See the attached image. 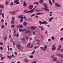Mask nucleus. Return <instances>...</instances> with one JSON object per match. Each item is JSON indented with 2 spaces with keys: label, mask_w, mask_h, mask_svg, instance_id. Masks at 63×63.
<instances>
[{
  "label": "nucleus",
  "mask_w": 63,
  "mask_h": 63,
  "mask_svg": "<svg viewBox=\"0 0 63 63\" xmlns=\"http://www.w3.org/2000/svg\"><path fill=\"white\" fill-rule=\"evenodd\" d=\"M54 38H55V37H54V36H52L51 37V40L52 41H53L54 40Z\"/></svg>",
  "instance_id": "29"
},
{
  "label": "nucleus",
  "mask_w": 63,
  "mask_h": 63,
  "mask_svg": "<svg viewBox=\"0 0 63 63\" xmlns=\"http://www.w3.org/2000/svg\"><path fill=\"white\" fill-rule=\"evenodd\" d=\"M23 6L24 7H26L27 6V4L26 3H24L23 5Z\"/></svg>",
  "instance_id": "26"
},
{
  "label": "nucleus",
  "mask_w": 63,
  "mask_h": 63,
  "mask_svg": "<svg viewBox=\"0 0 63 63\" xmlns=\"http://www.w3.org/2000/svg\"><path fill=\"white\" fill-rule=\"evenodd\" d=\"M0 48L1 50V51H2L3 50V47H0Z\"/></svg>",
  "instance_id": "43"
},
{
  "label": "nucleus",
  "mask_w": 63,
  "mask_h": 63,
  "mask_svg": "<svg viewBox=\"0 0 63 63\" xmlns=\"http://www.w3.org/2000/svg\"><path fill=\"white\" fill-rule=\"evenodd\" d=\"M11 58L12 57H11V56H7V58H9V59H11Z\"/></svg>",
  "instance_id": "30"
},
{
  "label": "nucleus",
  "mask_w": 63,
  "mask_h": 63,
  "mask_svg": "<svg viewBox=\"0 0 63 63\" xmlns=\"http://www.w3.org/2000/svg\"><path fill=\"white\" fill-rule=\"evenodd\" d=\"M60 51L61 52H63V49H61L60 50Z\"/></svg>",
  "instance_id": "61"
},
{
  "label": "nucleus",
  "mask_w": 63,
  "mask_h": 63,
  "mask_svg": "<svg viewBox=\"0 0 63 63\" xmlns=\"http://www.w3.org/2000/svg\"><path fill=\"white\" fill-rule=\"evenodd\" d=\"M26 38L27 40H28V39H29V37L27 36L26 37Z\"/></svg>",
  "instance_id": "52"
},
{
  "label": "nucleus",
  "mask_w": 63,
  "mask_h": 63,
  "mask_svg": "<svg viewBox=\"0 0 63 63\" xmlns=\"http://www.w3.org/2000/svg\"><path fill=\"white\" fill-rule=\"evenodd\" d=\"M56 55L57 56H59L60 57H62V58H63V54H56Z\"/></svg>",
  "instance_id": "6"
},
{
  "label": "nucleus",
  "mask_w": 63,
  "mask_h": 63,
  "mask_svg": "<svg viewBox=\"0 0 63 63\" xmlns=\"http://www.w3.org/2000/svg\"><path fill=\"white\" fill-rule=\"evenodd\" d=\"M48 2H49V3L51 5H52V3L51 2V0H48Z\"/></svg>",
  "instance_id": "17"
},
{
  "label": "nucleus",
  "mask_w": 63,
  "mask_h": 63,
  "mask_svg": "<svg viewBox=\"0 0 63 63\" xmlns=\"http://www.w3.org/2000/svg\"><path fill=\"white\" fill-rule=\"evenodd\" d=\"M15 27V25H12L11 26V27H12V28H14V27Z\"/></svg>",
  "instance_id": "54"
},
{
  "label": "nucleus",
  "mask_w": 63,
  "mask_h": 63,
  "mask_svg": "<svg viewBox=\"0 0 63 63\" xmlns=\"http://www.w3.org/2000/svg\"><path fill=\"white\" fill-rule=\"evenodd\" d=\"M62 47V46L60 45H59L58 47L59 48H61Z\"/></svg>",
  "instance_id": "46"
},
{
  "label": "nucleus",
  "mask_w": 63,
  "mask_h": 63,
  "mask_svg": "<svg viewBox=\"0 0 63 63\" xmlns=\"http://www.w3.org/2000/svg\"><path fill=\"white\" fill-rule=\"evenodd\" d=\"M40 48L42 49V51H43L44 50L45 51L47 50V45H45L44 46V48L43 47H40Z\"/></svg>",
  "instance_id": "3"
},
{
  "label": "nucleus",
  "mask_w": 63,
  "mask_h": 63,
  "mask_svg": "<svg viewBox=\"0 0 63 63\" xmlns=\"http://www.w3.org/2000/svg\"><path fill=\"white\" fill-rule=\"evenodd\" d=\"M10 41L12 43H13V42H14V41H13V40H12V39H11Z\"/></svg>",
  "instance_id": "59"
},
{
  "label": "nucleus",
  "mask_w": 63,
  "mask_h": 63,
  "mask_svg": "<svg viewBox=\"0 0 63 63\" xmlns=\"http://www.w3.org/2000/svg\"><path fill=\"white\" fill-rule=\"evenodd\" d=\"M36 28V27L35 26H32L31 27V30L33 31L35 30V29Z\"/></svg>",
  "instance_id": "5"
},
{
  "label": "nucleus",
  "mask_w": 63,
  "mask_h": 63,
  "mask_svg": "<svg viewBox=\"0 0 63 63\" xmlns=\"http://www.w3.org/2000/svg\"><path fill=\"white\" fill-rule=\"evenodd\" d=\"M13 43V45L14 46H15V42H14Z\"/></svg>",
  "instance_id": "62"
},
{
  "label": "nucleus",
  "mask_w": 63,
  "mask_h": 63,
  "mask_svg": "<svg viewBox=\"0 0 63 63\" xmlns=\"http://www.w3.org/2000/svg\"><path fill=\"white\" fill-rule=\"evenodd\" d=\"M43 6H44V8H41L42 10H44L45 11H47V12H49V10L48 9V7H47V5L46 3H44Z\"/></svg>",
  "instance_id": "1"
},
{
  "label": "nucleus",
  "mask_w": 63,
  "mask_h": 63,
  "mask_svg": "<svg viewBox=\"0 0 63 63\" xmlns=\"http://www.w3.org/2000/svg\"><path fill=\"white\" fill-rule=\"evenodd\" d=\"M17 28H22L23 27V26L22 25H20L18 26H17Z\"/></svg>",
  "instance_id": "11"
},
{
  "label": "nucleus",
  "mask_w": 63,
  "mask_h": 63,
  "mask_svg": "<svg viewBox=\"0 0 63 63\" xmlns=\"http://www.w3.org/2000/svg\"><path fill=\"white\" fill-rule=\"evenodd\" d=\"M34 4L36 5H39V2H34Z\"/></svg>",
  "instance_id": "34"
},
{
  "label": "nucleus",
  "mask_w": 63,
  "mask_h": 63,
  "mask_svg": "<svg viewBox=\"0 0 63 63\" xmlns=\"http://www.w3.org/2000/svg\"><path fill=\"white\" fill-rule=\"evenodd\" d=\"M35 50H34L33 52L31 53L32 54H34V53H35Z\"/></svg>",
  "instance_id": "44"
},
{
  "label": "nucleus",
  "mask_w": 63,
  "mask_h": 63,
  "mask_svg": "<svg viewBox=\"0 0 63 63\" xmlns=\"http://www.w3.org/2000/svg\"><path fill=\"white\" fill-rule=\"evenodd\" d=\"M19 11V10L17 9L16 11L15 12V13H17V12H18Z\"/></svg>",
  "instance_id": "57"
},
{
  "label": "nucleus",
  "mask_w": 63,
  "mask_h": 63,
  "mask_svg": "<svg viewBox=\"0 0 63 63\" xmlns=\"http://www.w3.org/2000/svg\"><path fill=\"white\" fill-rule=\"evenodd\" d=\"M53 59L54 61H57V59L56 58H53Z\"/></svg>",
  "instance_id": "24"
},
{
  "label": "nucleus",
  "mask_w": 63,
  "mask_h": 63,
  "mask_svg": "<svg viewBox=\"0 0 63 63\" xmlns=\"http://www.w3.org/2000/svg\"><path fill=\"white\" fill-rule=\"evenodd\" d=\"M7 39V36H6V37H4L3 40L5 41H6V40Z\"/></svg>",
  "instance_id": "15"
},
{
  "label": "nucleus",
  "mask_w": 63,
  "mask_h": 63,
  "mask_svg": "<svg viewBox=\"0 0 63 63\" xmlns=\"http://www.w3.org/2000/svg\"><path fill=\"white\" fill-rule=\"evenodd\" d=\"M30 45H31V44H28L27 45V47H29V46H30Z\"/></svg>",
  "instance_id": "31"
},
{
  "label": "nucleus",
  "mask_w": 63,
  "mask_h": 63,
  "mask_svg": "<svg viewBox=\"0 0 63 63\" xmlns=\"http://www.w3.org/2000/svg\"><path fill=\"white\" fill-rule=\"evenodd\" d=\"M32 16H35V14H33L31 16V17H32Z\"/></svg>",
  "instance_id": "49"
},
{
  "label": "nucleus",
  "mask_w": 63,
  "mask_h": 63,
  "mask_svg": "<svg viewBox=\"0 0 63 63\" xmlns=\"http://www.w3.org/2000/svg\"><path fill=\"white\" fill-rule=\"evenodd\" d=\"M23 25H24V26H27V22H24L23 23Z\"/></svg>",
  "instance_id": "20"
},
{
  "label": "nucleus",
  "mask_w": 63,
  "mask_h": 63,
  "mask_svg": "<svg viewBox=\"0 0 63 63\" xmlns=\"http://www.w3.org/2000/svg\"><path fill=\"white\" fill-rule=\"evenodd\" d=\"M24 62H25V63H28V62H29L28 61L27 59H25L24 60Z\"/></svg>",
  "instance_id": "21"
},
{
  "label": "nucleus",
  "mask_w": 63,
  "mask_h": 63,
  "mask_svg": "<svg viewBox=\"0 0 63 63\" xmlns=\"http://www.w3.org/2000/svg\"><path fill=\"white\" fill-rule=\"evenodd\" d=\"M29 31V30H27L25 32L26 33H28Z\"/></svg>",
  "instance_id": "27"
},
{
  "label": "nucleus",
  "mask_w": 63,
  "mask_h": 63,
  "mask_svg": "<svg viewBox=\"0 0 63 63\" xmlns=\"http://www.w3.org/2000/svg\"><path fill=\"white\" fill-rule=\"evenodd\" d=\"M23 15H21L18 16V18H20V19H23Z\"/></svg>",
  "instance_id": "10"
},
{
  "label": "nucleus",
  "mask_w": 63,
  "mask_h": 63,
  "mask_svg": "<svg viewBox=\"0 0 63 63\" xmlns=\"http://www.w3.org/2000/svg\"><path fill=\"white\" fill-rule=\"evenodd\" d=\"M24 12L25 13H32V11H31V10H30V11L25 10L24 11Z\"/></svg>",
  "instance_id": "7"
},
{
  "label": "nucleus",
  "mask_w": 63,
  "mask_h": 63,
  "mask_svg": "<svg viewBox=\"0 0 63 63\" xmlns=\"http://www.w3.org/2000/svg\"><path fill=\"white\" fill-rule=\"evenodd\" d=\"M21 41H25V39H24V38H21Z\"/></svg>",
  "instance_id": "28"
},
{
  "label": "nucleus",
  "mask_w": 63,
  "mask_h": 63,
  "mask_svg": "<svg viewBox=\"0 0 63 63\" xmlns=\"http://www.w3.org/2000/svg\"><path fill=\"white\" fill-rule=\"evenodd\" d=\"M19 0H15L14 1V3H19L18 1Z\"/></svg>",
  "instance_id": "14"
},
{
  "label": "nucleus",
  "mask_w": 63,
  "mask_h": 63,
  "mask_svg": "<svg viewBox=\"0 0 63 63\" xmlns=\"http://www.w3.org/2000/svg\"><path fill=\"white\" fill-rule=\"evenodd\" d=\"M16 13V12L15 11H13L11 12V14L12 15H13V14H14V15H15V13Z\"/></svg>",
  "instance_id": "33"
},
{
  "label": "nucleus",
  "mask_w": 63,
  "mask_h": 63,
  "mask_svg": "<svg viewBox=\"0 0 63 63\" xmlns=\"http://www.w3.org/2000/svg\"><path fill=\"white\" fill-rule=\"evenodd\" d=\"M9 2L8 1H6L5 2V4L6 5H9Z\"/></svg>",
  "instance_id": "23"
},
{
  "label": "nucleus",
  "mask_w": 63,
  "mask_h": 63,
  "mask_svg": "<svg viewBox=\"0 0 63 63\" xmlns=\"http://www.w3.org/2000/svg\"><path fill=\"white\" fill-rule=\"evenodd\" d=\"M7 47L8 48V51L10 50V48H9V45H8L7 46Z\"/></svg>",
  "instance_id": "48"
},
{
  "label": "nucleus",
  "mask_w": 63,
  "mask_h": 63,
  "mask_svg": "<svg viewBox=\"0 0 63 63\" xmlns=\"http://www.w3.org/2000/svg\"><path fill=\"white\" fill-rule=\"evenodd\" d=\"M52 48H51L52 50H55L56 49V48H55V45H54L52 46Z\"/></svg>",
  "instance_id": "8"
},
{
  "label": "nucleus",
  "mask_w": 63,
  "mask_h": 63,
  "mask_svg": "<svg viewBox=\"0 0 63 63\" xmlns=\"http://www.w3.org/2000/svg\"><path fill=\"white\" fill-rule=\"evenodd\" d=\"M33 45L32 44L31 45V46H30L29 47V48H32V47H33Z\"/></svg>",
  "instance_id": "42"
},
{
  "label": "nucleus",
  "mask_w": 63,
  "mask_h": 63,
  "mask_svg": "<svg viewBox=\"0 0 63 63\" xmlns=\"http://www.w3.org/2000/svg\"><path fill=\"white\" fill-rule=\"evenodd\" d=\"M37 6H35L34 8L32 9L31 10L32 12V13H33V12H34V9H35L36 8H37Z\"/></svg>",
  "instance_id": "12"
},
{
  "label": "nucleus",
  "mask_w": 63,
  "mask_h": 63,
  "mask_svg": "<svg viewBox=\"0 0 63 63\" xmlns=\"http://www.w3.org/2000/svg\"><path fill=\"white\" fill-rule=\"evenodd\" d=\"M39 47V46H36L34 47V48H35V49H37V48H38Z\"/></svg>",
  "instance_id": "38"
},
{
  "label": "nucleus",
  "mask_w": 63,
  "mask_h": 63,
  "mask_svg": "<svg viewBox=\"0 0 63 63\" xmlns=\"http://www.w3.org/2000/svg\"><path fill=\"white\" fill-rule=\"evenodd\" d=\"M1 28L2 29H4V25H1Z\"/></svg>",
  "instance_id": "32"
},
{
  "label": "nucleus",
  "mask_w": 63,
  "mask_h": 63,
  "mask_svg": "<svg viewBox=\"0 0 63 63\" xmlns=\"http://www.w3.org/2000/svg\"><path fill=\"white\" fill-rule=\"evenodd\" d=\"M12 19L13 20L15 21V18L13 17H12Z\"/></svg>",
  "instance_id": "39"
},
{
  "label": "nucleus",
  "mask_w": 63,
  "mask_h": 63,
  "mask_svg": "<svg viewBox=\"0 0 63 63\" xmlns=\"http://www.w3.org/2000/svg\"><path fill=\"white\" fill-rule=\"evenodd\" d=\"M39 28H40L41 29V30L42 31L44 30V28L42 27V26H39Z\"/></svg>",
  "instance_id": "18"
},
{
  "label": "nucleus",
  "mask_w": 63,
  "mask_h": 63,
  "mask_svg": "<svg viewBox=\"0 0 63 63\" xmlns=\"http://www.w3.org/2000/svg\"><path fill=\"white\" fill-rule=\"evenodd\" d=\"M33 8V6L32 5H30L29 7V8L30 9H32Z\"/></svg>",
  "instance_id": "13"
},
{
  "label": "nucleus",
  "mask_w": 63,
  "mask_h": 63,
  "mask_svg": "<svg viewBox=\"0 0 63 63\" xmlns=\"http://www.w3.org/2000/svg\"><path fill=\"white\" fill-rule=\"evenodd\" d=\"M35 10H36V12H39V11H42L41 10H39L35 9Z\"/></svg>",
  "instance_id": "40"
},
{
  "label": "nucleus",
  "mask_w": 63,
  "mask_h": 63,
  "mask_svg": "<svg viewBox=\"0 0 63 63\" xmlns=\"http://www.w3.org/2000/svg\"><path fill=\"white\" fill-rule=\"evenodd\" d=\"M55 6L56 7H61V5L57 3H56L55 4Z\"/></svg>",
  "instance_id": "9"
},
{
  "label": "nucleus",
  "mask_w": 63,
  "mask_h": 63,
  "mask_svg": "<svg viewBox=\"0 0 63 63\" xmlns=\"http://www.w3.org/2000/svg\"><path fill=\"white\" fill-rule=\"evenodd\" d=\"M43 0H40L39 1V3L41 4L42 3H43Z\"/></svg>",
  "instance_id": "22"
},
{
  "label": "nucleus",
  "mask_w": 63,
  "mask_h": 63,
  "mask_svg": "<svg viewBox=\"0 0 63 63\" xmlns=\"http://www.w3.org/2000/svg\"><path fill=\"white\" fill-rule=\"evenodd\" d=\"M16 36L17 37H18V36H19V35H18V33L17 34H16Z\"/></svg>",
  "instance_id": "60"
},
{
  "label": "nucleus",
  "mask_w": 63,
  "mask_h": 63,
  "mask_svg": "<svg viewBox=\"0 0 63 63\" xmlns=\"http://www.w3.org/2000/svg\"><path fill=\"white\" fill-rule=\"evenodd\" d=\"M16 47L19 50H21V46H20L19 44H17Z\"/></svg>",
  "instance_id": "4"
},
{
  "label": "nucleus",
  "mask_w": 63,
  "mask_h": 63,
  "mask_svg": "<svg viewBox=\"0 0 63 63\" xmlns=\"http://www.w3.org/2000/svg\"><path fill=\"white\" fill-rule=\"evenodd\" d=\"M23 19H22L20 21V22H22L23 21Z\"/></svg>",
  "instance_id": "47"
},
{
  "label": "nucleus",
  "mask_w": 63,
  "mask_h": 63,
  "mask_svg": "<svg viewBox=\"0 0 63 63\" xmlns=\"http://www.w3.org/2000/svg\"><path fill=\"white\" fill-rule=\"evenodd\" d=\"M19 32H22V29H20V28L19 29Z\"/></svg>",
  "instance_id": "45"
},
{
  "label": "nucleus",
  "mask_w": 63,
  "mask_h": 63,
  "mask_svg": "<svg viewBox=\"0 0 63 63\" xmlns=\"http://www.w3.org/2000/svg\"><path fill=\"white\" fill-rule=\"evenodd\" d=\"M1 22L2 23H3V22H4V19H2L1 20Z\"/></svg>",
  "instance_id": "41"
},
{
  "label": "nucleus",
  "mask_w": 63,
  "mask_h": 63,
  "mask_svg": "<svg viewBox=\"0 0 63 63\" xmlns=\"http://www.w3.org/2000/svg\"><path fill=\"white\" fill-rule=\"evenodd\" d=\"M13 5V3L12 2H11L10 3V5L11 6H12Z\"/></svg>",
  "instance_id": "56"
},
{
  "label": "nucleus",
  "mask_w": 63,
  "mask_h": 63,
  "mask_svg": "<svg viewBox=\"0 0 63 63\" xmlns=\"http://www.w3.org/2000/svg\"><path fill=\"white\" fill-rule=\"evenodd\" d=\"M39 22L40 23V25H41L42 24H48V23L46 21H43L42 22L41 21H39Z\"/></svg>",
  "instance_id": "2"
},
{
  "label": "nucleus",
  "mask_w": 63,
  "mask_h": 63,
  "mask_svg": "<svg viewBox=\"0 0 63 63\" xmlns=\"http://www.w3.org/2000/svg\"><path fill=\"white\" fill-rule=\"evenodd\" d=\"M0 8H4V6H3V5L2 4L0 5Z\"/></svg>",
  "instance_id": "19"
},
{
  "label": "nucleus",
  "mask_w": 63,
  "mask_h": 63,
  "mask_svg": "<svg viewBox=\"0 0 63 63\" xmlns=\"http://www.w3.org/2000/svg\"><path fill=\"white\" fill-rule=\"evenodd\" d=\"M11 58H13V57H15V55H14L13 54H12V55L11 56Z\"/></svg>",
  "instance_id": "35"
},
{
  "label": "nucleus",
  "mask_w": 63,
  "mask_h": 63,
  "mask_svg": "<svg viewBox=\"0 0 63 63\" xmlns=\"http://www.w3.org/2000/svg\"><path fill=\"white\" fill-rule=\"evenodd\" d=\"M2 16L4 18H5V17H4V13H2Z\"/></svg>",
  "instance_id": "36"
},
{
  "label": "nucleus",
  "mask_w": 63,
  "mask_h": 63,
  "mask_svg": "<svg viewBox=\"0 0 63 63\" xmlns=\"http://www.w3.org/2000/svg\"><path fill=\"white\" fill-rule=\"evenodd\" d=\"M4 57H2L0 59L1 60H2L3 59H4Z\"/></svg>",
  "instance_id": "50"
},
{
  "label": "nucleus",
  "mask_w": 63,
  "mask_h": 63,
  "mask_svg": "<svg viewBox=\"0 0 63 63\" xmlns=\"http://www.w3.org/2000/svg\"><path fill=\"white\" fill-rule=\"evenodd\" d=\"M26 29H24L22 30V32H24V31H26Z\"/></svg>",
  "instance_id": "53"
},
{
  "label": "nucleus",
  "mask_w": 63,
  "mask_h": 63,
  "mask_svg": "<svg viewBox=\"0 0 63 63\" xmlns=\"http://www.w3.org/2000/svg\"><path fill=\"white\" fill-rule=\"evenodd\" d=\"M29 57L30 58H32L33 57V56H30Z\"/></svg>",
  "instance_id": "51"
},
{
  "label": "nucleus",
  "mask_w": 63,
  "mask_h": 63,
  "mask_svg": "<svg viewBox=\"0 0 63 63\" xmlns=\"http://www.w3.org/2000/svg\"><path fill=\"white\" fill-rule=\"evenodd\" d=\"M37 63V62L36 61H35L34 62H32V63Z\"/></svg>",
  "instance_id": "64"
},
{
  "label": "nucleus",
  "mask_w": 63,
  "mask_h": 63,
  "mask_svg": "<svg viewBox=\"0 0 63 63\" xmlns=\"http://www.w3.org/2000/svg\"><path fill=\"white\" fill-rule=\"evenodd\" d=\"M36 15H41V13H37L36 14Z\"/></svg>",
  "instance_id": "37"
},
{
  "label": "nucleus",
  "mask_w": 63,
  "mask_h": 63,
  "mask_svg": "<svg viewBox=\"0 0 63 63\" xmlns=\"http://www.w3.org/2000/svg\"><path fill=\"white\" fill-rule=\"evenodd\" d=\"M11 24H14L15 23V21L13 20H12L11 22Z\"/></svg>",
  "instance_id": "25"
},
{
  "label": "nucleus",
  "mask_w": 63,
  "mask_h": 63,
  "mask_svg": "<svg viewBox=\"0 0 63 63\" xmlns=\"http://www.w3.org/2000/svg\"><path fill=\"white\" fill-rule=\"evenodd\" d=\"M11 35H10L9 36V37L10 39H11Z\"/></svg>",
  "instance_id": "63"
},
{
  "label": "nucleus",
  "mask_w": 63,
  "mask_h": 63,
  "mask_svg": "<svg viewBox=\"0 0 63 63\" xmlns=\"http://www.w3.org/2000/svg\"><path fill=\"white\" fill-rule=\"evenodd\" d=\"M14 54H15V55H17V53L16 52H15L14 53Z\"/></svg>",
  "instance_id": "55"
},
{
  "label": "nucleus",
  "mask_w": 63,
  "mask_h": 63,
  "mask_svg": "<svg viewBox=\"0 0 63 63\" xmlns=\"http://www.w3.org/2000/svg\"><path fill=\"white\" fill-rule=\"evenodd\" d=\"M53 18V17H52L51 18H50L48 22H50V21H52V20Z\"/></svg>",
  "instance_id": "16"
},
{
  "label": "nucleus",
  "mask_w": 63,
  "mask_h": 63,
  "mask_svg": "<svg viewBox=\"0 0 63 63\" xmlns=\"http://www.w3.org/2000/svg\"><path fill=\"white\" fill-rule=\"evenodd\" d=\"M60 40L61 41H62V40H63V37H62L60 39Z\"/></svg>",
  "instance_id": "58"
}]
</instances>
